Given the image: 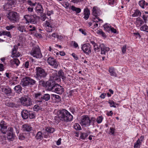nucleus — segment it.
<instances>
[{
	"label": "nucleus",
	"mask_w": 148,
	"mask_h": 148,
	"mask_svg": "<svg viewBox=\"0 0 148 148\" xmlns=\"http://www.w3.org/2000/svg\"><path fill=\"white\" fill-rule=\"evenodd\" d=\"M142 143L140 142L139 139L137 140L136 142L134 144V148H140Z\"/></svg>",
	"instance_id": "35"
},
{
	"label": "nucleus",
	"mask_w": 148,
	"mask_h": 148,
	"mask_svg": "<svg viewBox=\"0 0 148 148\" xmlns=\"http://www.w3.org/2000/svg\"><path fill=\"white\" fill-rule=\"evenodd\" d=\"M19 99L21 104L23 106H28L32 104L31 99L27 95H24Z\"/></svg>",
	"instance_id": "3"
},
{
	"label": "nucleus",
	"mask_w": 148,
	"mask_h": 148,
	"mask_svg": "<svg viewBox=\"0 0 148 148\" xmlns=\"http://www.w3.org/2000/svg\"><path fill=\"white\" fill-rule=\"evenodd\" d=\"M9 130L7 133V138L10 141H12L14 140L15 136L13 132V129L12 127L9 128Z\"/></svg>",
	"instance_id": "11"
},
{
	"label": "nucleus",
	"mask_w": 148,
	"mask_h": 148,
	"mask_svg": "<svg viewBox=\"0 0 148 148\" xmlns=\"http://www.w3.org/2000/svg\"><path fill=\"white\" fill-rule=\"evenodd\" d=\"M133 34L134 36L136 37V38L140 39L141 37L140 34L137 33H133Z\"/></svg>",
	"instance_id": "59"
},
{
	"label": "nucleus",
	"mask_w": 148,
	"mask_h": 148,
	"mask_svg": "<svg viewBox=\"0 0 148 148\" xmlns=\"http://www.w3.org/2000/svg\"><path fill=\"white\" fill-rule=\"evenodd\" d=\"M12 6L10 4H9L8 2L5 4L4 6V10H10L12 8Z\"/></svg>",
	"instance_id": "36"
},
{
	"label": "nucleus",
	"mask_w": 148,
	"mask_h": 148,
	"mask_svg": "<svg viewBox=\"0 0 148 148\" xmlns=\"http://www.w3.org/2000/svg\"><path fill=\"white\" fill-rule=\"evenodd\" d=\"M7 131V123L3 121H1L0 122V132L5 134Z\"/></svg>",
	"instance_id": "9"
},
{
	"label": "nucleus",
	"mask_w": 148,
	"mask_h": 148,
	"mask_svg": "<svg viewBox=\"0 0 148 148\" xmlns=\"http://www.w3.org/2000/svg\"><path fill=\"white\" fill-rule=\"evenodd\" d=\"M45 29L46 31L48 32H51L52 31V27H45Z\"/></svg>",
	"instance_id": "63"
},
{
	"label": "nucleus",
	"mask_w": 148,
	"mask_h": 148,
	"mask_svg": "<svg viewBox=\"0 0 148 148\" xmlns=\"http://www.w3.org/2000/svg\"><path fill=\"white\" fill-rule=\"evenodd\" d=\"M89 134L90 133L89 132L82 133L80 136V138L81 139L84 140L88 136Z\"/></svg>",
	"instance_id": "33"
},
{
	"label": "nucleus",
	"mask_w": 148,
	"mask_h": 148,
	"mask_svg": "<svg viewBox=\"0 0 148 148\" xmlns=\"http://www.w3.org/2000/svg\"><path fill=\"white\" fill-rule=\"evenodd\" d=\"M103 27L104 30L108 32H110L111 26L110 24L107 23L104 24L103 25Z\"/></svg>",
	"instance_id": "28"
},
{
	"label": "nucleus",
	"mask_w": 148,
	"mask_h": 148,
	"mask_svg": "<svg viewBox=\"0 0 148 148\" xmlns=\"http://www.w3.org/2000/svg\"><path fill=\"white\" fill-rule=\"evenodd\" d=\"M90 11L88 8H86L84 9V15H90Z\"/></svg>",
	"instance_id": "49"
},
{
	"label": "nucleus",
	"mask_w": 148,
	"mask_h": 148,
	"mask_svg": "<svg viewBox=\"0 0 148 148\" xmlns=\"http://www.w3.org/2000/svg\"><path fill=\"white\" fill-rule=\"evenodd\" d=\"M59 113L62 121L67 122L72 120L73 116L67 110L63 109L60 110Z\"/></svg>",
	"instance_id": "1"
},
{
	"label": "nucleus",
	"mask_w": 148,
	"mask_h": 148,
	"mask_svg": "<svg viewBox=\"0 0 148 148\" xmlns=\"http://www.w3.org/2000/svg\"><path fill=\"white\" fill-rule=\"evenodd\" d=\"M46 82L45 83V81L42 79L41 80H40L39 82L38 87H46Z\"/></svg>",
	"instance_id": "34"
},
{
	"label": "nucleus",
	"mask_w": 148,
	"mask_h": 148,
	"mask_svg": "<svg viewBox=\"0 0 148 148\" xmlns=\"http://www.w3.org/2000/svg\"><path fill=\"white\" fill-rule=\"evenodd\" d=\"M90 120L91 121L90 124L91 123L92 125H94L96 121V119L95 117H92L90 118Z\"/></svg>",
	"instance_id": "50"
},
{
	"label": "nucleus",
	"mask_w": 148,
	"mask_h": 148,
	"mask_svg": "<svg viewBox=\"0 0 148 148\" xmlns=\"http://www.w3.org/2000/svg\"><path fill=\"white\" fill-rule=\"evenodd\" d=\"M5 105L11 107H13L15 106V104L11 102H8L6 103H5Z\"/></svg>",
	"instance_id": "51"
},
{
	"label": "nucleus",
	"mask_w": 148,
	"mask_h": 148,
	"mask_svg": "<svg viewBox=\"0 0 148 148\" xmlns=\"http://www.w3.org/2000/svg\"><path fill=\"white\" fill-rule=\"evenodd\" d=\"M50 99V96L49 94H46L43 95L40 92L38 93V103H39V104L42 103L43 100L47 101Z\"/></svg>",
	"instance_id": "5"
},
{
	"label": "nucleus",
	"mask_w": 148,
	"mask_h": 148,
	"mask_svg": "<svg viewBox=\"0 0 148 148\" xmlns=\"http://www.w3.org/2000/svg\"><path fill=\"white\" fill-rule=\"evenodd\" d=\"M14 89L16 93L19 94L20 92H21L22 88L20 85H18L15 86Z\"/></svg>",
	"instance_id": "26"
},
{
	"label": "nucleus",
	"mask_w": 148,
	"mask_h": 148,
	"mask_svg": "<svg viewBox=\"0 0 148 148\" xmlns=\"http://www.w3.org/2000/svg\"><path fill=\"white\" fill-rule=\"evenodd\" d=\"M0 140L3 144H5L6 143V138L3 136H2L0 137Z\"/></svg>",
	"instance_id": "38"
},
{
	"label": "nucleus",
	"mask_w": 148,
	"mask_h": 148,
	"mask_svg": "<svg viewBox=\"0 0 148 148\" xmlns=\"http://www.w3.org/2000/svg\"><path fill=\"white\" fill-rule=\"evenodd\" d=\"M97 7L95 6L93 8L92 14L95 17L98 16L99 13L97 10Z\"/></svg>",
	"instance_id": "27"
},
{
	"label": "nucleus",
	"mask_w": 148,
	"mask_h": 148,
	"mask_svg": "<svg viewBox=\"0 0 148 148\" xmlns=\"http://www.w3.org/2000/svg\"><path fill=\"white\" fill-rule=\"evenodd\" d=\"M42 57L40 50L39 47L38 46V58H41Z\"/></svg>",
	"instance_id": "44"
},
{
	"label": "nucleus",
	"mask_w": 148,
	"mask_h": 148,
	"mask_svg": "<svg viewBox=\"0 0 148 148\" xmlns=\"http://www.w3.org/2000/svg\"><path fill=\"white\" fill-rule=\"evenodd\" d=\"M18 47L17 45H14L12 50V53L11 56L12 58L17 57H19L21 55L20 53L17 51Z\"/></svg>",
	"instance_id": "14"
},
{
	"label": "nucleus",
	"mask_w": 148,
	"mask_h": 148,
	"mask_svg": "<svg viewBox=\"0 0 148 148\" xmlns=\"http://www.w3.org/2000/svg\"><path fill=\"white\" fill-rule=\"evenodd\" d=\"M17 28L21 32H23V31L26 32L25 26L22 23L17 25Z\"/></svg>",
	"instance_id": "20"
},
{
	"label": "nucleus",
	"mask_w": 148,
	"mask_h": 148,
	"mask_svg": "<svg viewBox=\"0 0 148 148\" xmlns=\"http://www.w3.org/2000/svg\"><path fill=\"white\" fill-rule=\"evenodd\" d=\"M97 33L98 34L101 35L103 38L106 37V34L101 30H98L97 32Z\"/></svg>",
	"instance_id": "41"
},
{
	"label": "nucleus",
	"mask_w": 148,
	"mask_h": 148,
	"mask_svg": "<svg viewBox=\"0 0 148 148\" xmlns=\"http://www.w3.org/2000/svg\"><path fill=\"white\" fill-rule=\"evenodd\" d=\"M58 74L60 77L62 78L63 81L65 80L66 77L62 70H60L58 71Z\"/></svg>",
	"instance_id": "30"
},
{
	"label": "nucleus",
	"mask_w": 148,
	"mask_h": 148,
	"mask_svg": "<svg viewBox=\"0 0 148 148\" xmlns=\"http://www.w3.org/2000/svg\"><path fill=\"white\" fill-rule=\"evenodd\" d=\"M37 48L36 47H34L32 49L30 52V54L31 55L34 57L37 58Z\"/></svg>",
	"instance_id": "25"
},
{
	"label": "nucleus",
	"mask_w": 148,
	"mask_h": 148,
	"mask_svg": "<svg viewBox=\"0 0 148 148\" xmlns=\"http://www.w3.org/2000/svg\"><path fill=\"white\" fill-rule=\"evenodd\" d=\"M57 84L55 82L52 80H49L46 82V88H48L49 90L53 91L54 87L56 86Z\"/></svg>",
	"instance_id": "10"
},
{
	"label": "nucleus",
	"mask_w": 148,
	"mask_h": 148,
	"mask_svg": "<svg viewBox=\"0 0 148 148\" xmlns=\"http://www.w3.org/2000/svg\"><path fill=\"white\" fill-rule=\"evenodd\" d=\"M100 47L101 49V54L105 55L106 53L110 50V48L105 46L103 44H100Z\"/></svg>",
	"instance_id": "15"
},
{
	"label": "nucleus",
	"mask_w": 148,
	"mask_h": 148,
	"mask_svg": "<svg viewBox=\"0 0 148 148\" xmlns=\"http://www.w3.org/2000/svg\"><path fill=\"white\" fill-rule=\"evenodd\" d=\"M45 22V27H52L51 24L48 21H46Z\"/></svg>",
	"instance_id": "61"
},
{
	"label": "nucleus",
	"mask_w": 148,
	"mask_h": 148,
	"mask_svg": "<svg viewBox=\"0 0 148 148\" xmlns=\"http://www.w3.org/2000/svg\"><path fill=\"white\" fill-rule=\"evenodd\" d=\"M7 16L10 21L14 23L18 22L20 19L19 14L16 12H10L7 14Z\"/></svg>",
	"instance_id": "2"
},
{
	"label": "nucleus",
	"mask_w": 148,
	"mask_h": 148,
	"mask_svg": "<svg viewBox=\"0 0 148 148\" xmlns=\"http://www.w3.org/2000/svg\"><path fill=\"white\" fill-rule=\"evenodd\" d=\"M103 119V117L102 116H99L96 119V122L98 124L102 122Z\"/></svg>",
	"instance_id": "40"
},
{
	"label": "nucleus",
	"mask_w": 148,
	"mask_h": 148,
	"mask_svg": "<svg viewBox=\"0 0 148 148\" xmlns=\"http://www.w3.org/2000/svg\"><path fill=\"white\" fill-rule=\"evenodd\" d=\"M47 75V73L44 69L41 67H38V79L45 78Z\"/></svg>",
	"instance_id": "7"
},
{
	"label": "nucleus",
	"mask_w": 148,
	"mask_h": 148,
	"mask_svg": "<svg viewBox=\"0 0 148 148\" xmlns=\"http://www.w3.org/2000/svg\"><path fill=\"white\" fill-rule=\"evenodd\" d=\"M38 12H39L40 13H42L43 11V9L41 5L39 3H38Z\"/></svg>",
	"instance_id": "37"
},
{
	"label": "nucleus",
	"mask_w": 148,
	"mask_h": 148,
	"mask_svg": "<svg viewBox=\"0 0 148 148\" xmlns=\"http://www.w3.org/2000/svg\"><path fill=\"white\" fill-rule=\"evenodd\" d=\"M53 97L55 98L57 102H59L61 100L60 97L58 95L52 94Z\"/></svg>",
	"instance_id": "43"
},
{
	"label": "nucleus",
	"mask_w": 148,
	"mask_h": 148,
	"mask_svg": "<svg viewBox=\"0 0 148 148\" xmlns=\"http://www.w3.org/2000/svg\"><path fill=\"white\" fill-rule=\"evenodd\" d=\"M43 138L42 133L41 132H38V140L40 139V140L42 139Z\"/></svg>",
	"instance_id": "55"
},
{
	"label": "nucleus",
	"mask_w": 148,
	"mask_h": 148,
	"mask_svg": "<svg viewBox=\"0 0 148 148\" xmlns=\"http://www.w3.org/2000/svg\"><path fill=\"white\" fill-rule=\"evenodd\" d=\"M139 6L142 8L145 9L148 6V3L144 0L140 1L138 3Z\"/></svg>",
	"instance_id": "21"
},
{
	"label": "nucleus",
	"mask_w": 148,
	"mask_h": 148,
	"mask_svg": "<svg viewBox=\"0 0 148 148\" xmlns=\"http://www.w3.org/2000/svg\"><path fill=\"white\" fill-rule=\"evenodd\" d=\"M48 64L52 66L55 69H57L59 64V62L54 58L52 57H49L47 60Z\"/></svg>",
	"instance_id": "8"
},
{
	"label": "nucleus",
	"mask_w": 148,
	"mask_h": 148,
	"mask_svg": "<svg viewBox=\"0 0 148 148\" xmlns=\"http://www.w3.org/2000/svg\"><path fill=\"white\" fill-rule=\"evenodd\" d=\"M24 17L26 21L27 22L26 23H29L30 20V17L29 16V15H25L24 16Z\"/></svg>",
	"instance_id": "52"
},
{
	"label": "nucleus",
	"mask_w": 148,
	"mask_h": 148,
	"mask_svg": "<svg viewBox=\"0 0 148 148\" xmlns=\"http://www.w3.org/2000/svg\"><path fill=\"white\" fill-rule=\"evenodd\" d=\"M141 14V12L138 10H135L134 13L132 15V17H138L140 16Z\"/></svg>",
	"instance_id": "32"
},
{
	"label": "nucleus",
	"mask_w": 148,
	"mask_h": 148,
	"mask_svg": "<svg viewBox=\"0 0 148 148\" xmlns=\"http://www.w3.org/2000/svg\"><path fill=\"white\" fill-rule=\"evenodd\" d=\"M38 19L40 18L42 21H44L46 19V16L43 13L41 14L40 17L38 16Z\"/></svg>",
	"instance_id": "54"
},
{
	"label": "nucleus",
	"mask_w": 148,
	"mask_h": 148,
	"mask_svg": "<svg viewBox=\"0 0 148 148\" xmlns=\"http://www.w3.org/2000/svg\"><path fill=\"white\" fill-rule=\"evenodd\" d=\"M19 139L21 140H23L25 138L24 134H20L18 136Z\"/></svg>",
	"instance_id": "62"
},
{
	"label": "nucleus",
	"mask_w": 148,
	"mask_h": 148,
	"mask_svg": "<svg viewBox=\"0 0 148 148\" xmlns=\"http://www.w3.org/2000/svg\"><path fill=\"white\" fill-rule=\"evenodd\" d=\"M64 89L62 87L57 84L54 87L53 91L54 92L59 94H61L64 91Z\"/></svg>",
	"instance_id": "13"
},
{
	"label": "nucleus",
	"mask_w": 148,
	"mask_h": 148,
	"mask_svg": "<svg viewBox=\"0 0 148 148\" xmlns=\"http://www.w3.org/2000/svg\"><path fill=\"white\" fill-rule=\"evenodd\" d=\"M81 48L83 51L86 54H88L91 52V46L89 44H84Z\"/></svg>",
	"instance_id": "12"
},
{
	"label": "nucleus",
	"mask_w": 148,
	"mask_h": 148,
	"mask_svg": "<svg viewBox=\"0 0 148 148\" xmlns=\"http://www.w3.org/2000/svg\"><path fill=\"white\" fill-rule=\"evenodd\" d=\"M10 63L11 66L13 68L15 67V65L16 67L18 66L20 63V62L18 59H14L10 61Z\"/></svg>",
	"instance_id": "16"
},
{
	"label": "nucleus",
	"mask_w": 148,
	"mask_h": 148,
	"mask_svg": "<svg viewBox=\"0 0 148 148\" xmlns=\"http://www.w3.org/2000/svg\"><path fill=\"white\" fill-rule=\"evenodd\" d=\"M23 129L24 131L29 132L32 130V128L29 125L26 124L23 125Z\"/></svg>",
	"instance_id": "22"
},
{
	"label": "nucleus",
	"mask_w": 148,
	"mask_h": 148,
	"mask_svg": "<svg viewBox=\"0 0 148 148\" xmlns=\"http://www.w3.org/2000/svg\"><path fill=\"white\" fill-rule=\"evenodd\" d=\"M1 90L2 92L4 94H5L8 96L10 95L12 92L11 88L9 87L2 88H1Z\"/></svg>",
	"instance_id": "17"
},
{
	"label": "nucleus",
	"mask_w": 148,
	"mask_h": 148,
	"mask_svg": "<svg viewBox=\"0 0 148 148\" xmlns=\"http://www.w3.org/2000/svg\"><path fill=\"white\" fill-rule=\"evenodd\" d=\"M29 118L30 119L34 118L35 117V114L33 112L30 111H29Z\"/></svg>",
	"instance_id": "53"
},
{
	"label": "nucleus",
	"mask_w": 148,
	"mask_h": 148,
	"mask_svg": "<svg viewBox=\"0 0 148 148\" xmlns=\"http://www.w3.org/2000/svg\"><path fill=\"white\" fill-rule=\"evenodd\" d=\"M54 120L56 123H59L61 120V118L60 116V113L58 115L56 116L54 118Z\"/></svg>",
	"instance_id": "42"
},
{
	"label": "nucleus",
	"mask_w": 148,
	"mask_h": 148,
	"mask_svg": "<svg viewBox=\"0 0 148 148\" xmlns=\"http://www.w3.org/2000/svg\"><path fill=\"white\" fill-rule=\"evenodd\" d=\"M29 112L26 110H23L21 112V116L24 119H26L28 118L29 116Z\"/></svg>",
	"instance_id": "19"
},
{
	"label": "nucleus",
	"mask_w": 148,
	"mask_h": 148,
	"mask_svg": "<svg viewBox=\"0 0 148 148\" xmlns=\"http://www.w3.org/2000/svg\"><path fill=\"white\" fill-rule=\"evenodd\" d=\"M30 22L33 24L36 23V18H35L34 16L30 17Z\"/></svg>",
	"instance_id": "48"
},
{
	"label": "nucleus",
	"mask_w": 148,
	"mask_h": 148,
	"mask_svg": "<svg viewBox=\"0 0 148 148\" xmlns=\"http://www.w3.org/2000/svg\"><path fill=\"white\" fill-rule=\"evenodd\" d=\"M144 22L143 20L140 18L138 17L136 18V23L137 26L138 27L140 26L144 23Z\"/></svg>",
	"instance_id": "23"
},
{
	"label": "nucleus",
	"mask_w": 148,
	"mask_h": 148,
	"mask_svg": "<svg viewBox=\"0 0 148 148\" xmlns=\"http://www.w3.org/2000/svg\"><path fill=\"white\" fill-rule=\"evenodd\" d=\"M45 130L46 132L45 133V135L44 137L45 138H47L48 134L52 133L55 131L54 129L53 128L47 127L46 128Z\"/></svg>",
	"instance_id": "18"
},
{
	"label": "nucleus",
	"mask_w": 148,
	"mask_h": 148,
	"mask_svg": "<svg viewBox=\"0 0 148 148\" xmlns=\"http://www.w3.org/2000/svg\"><path fill=\"white\" fill-rule=\"evenodd\" d=\"M93 47L94 49L95 52H97L100 51V45L98 46V45L96 44Z\"/></svg>",
	"instance_id": "47"
},
{
	"label": "nucleus",
	"mask_w": 148,
	"mask_h": 148,
	"mask_svg": "<svg viewBox=\"0 0 148 148\" xmlns=\"http://www.w3.org/2000/svg\"><path fill=\"white\" fill-rule=\"evenodd\" d=\"M2 35H6L10 38H11L12 37L10 32L6 31L0 32V36H1Z\"/></svg>",
	"instance_id": "24"
},
{
	"label": "nucleus",
	"mask_w": 148,
	"mask_h": 148,
	"mask_svg": "<svg viewBox=\"0 0 148 148\" xmlns=\"http://www.w3.org/2000/svg\"><path fill=\"white\" fill-rule=\"evenodd\" d=\"M93 19L92 20L93 22L95 23H97L99 21H101V23L103 22L102 20L100 19L98 16H97L96 17H93Z\"/></svg>",
	"instance_id": "45"
},
{
	"label": "nucleus",
	"mask_w": 148,
	"mask_h": 148,
	"mask_svg": "<svg viewBox=\"0 0 148 148\" xmlns=\"http://www.w3.org/2000/svg\"><path fill=\"white\" fill-rule=\"evenodd\" d=\"M126 45H125L121 48V51L123 54H125L126 53Z\"/></svg>",
	"instance_id": "58"
},
{
	"label": "nucleus",
	"mask_w": 148,
	"mask_h": 148,
	"mask_svg": "<svg viewBox=\"0 0 148 148\" xmlns=\"http://www.w3.org/2000/svg\"><path fill=\"white\" fill-rule=\"evenodd\" d=\"M140 29L141 31H145L148 32V26L146 25H144L141 26Z\"/></svg>",
	"instance_id": "39"
},
{
	"label": "nucleus",
	"mask_w": 148,
	"mask_h": 148,
	"mask_svg": "<svg viewBox=\"0 0 148 148\" xmlns=\"http://www.w3.org/2000/svg\"><path fill=\"white\" fill-rule=\"evenodd\" d=\"M8 3L12 6L13 5L16 4V0H10Z\"/></svg>",
	"instance_id": "60"
},
{
	"label": "nucleus",
	"mask_w": 148,
	"mask_h": 148,
	"mask_svg": "<svg viewBox=\"0 0 148 148\" xmlns=\"http://www.w3.org/2000/svg\"><path fill=\"white\" fill-rule=\"evenodd\" d=\"M73 126H74V129L76 130H80L81 129V128L80 126L78 123H75L74 125Z\"/></svg>",
	"instance_id": "46"
},
{
	"label": "nucleus",
	"mask_w": 148,
	"mask_h": 148,
	"mask_svg": "<svg viewBox=\"0 0 148 148\" xmlns=\"http://www.w3.org/2000/svg\"><path fill=\"white\" fill-rule=\"evenodd\" d=\"M90 118L87 115L82 116L81 119L80 124L82 126L88 127L90 125Z\"/></svg>",
	"instance_id": "4"
},
{
	"label": "nucleus",
	"mask_w": 148,
	"mask_h": 148,
	"mask_svg": "<svg viewBox=\"0 0 148 148\" xmlns=\"http://www.w3.org/2000/svg\"><path fill=\"white\" fill-rule=\"evenodd\" d=\"M27 3L32 6L35 5L36 2L34 3L32 2L31 0H28L27 1Z\"/></svg>",
	"instance_id": "57"
},
{
	"label": "nucleus",
	"mask_w": 148,
	"mask_h": 148,
	"mask_svg": "<svg viewBox=\"0 0 148 148\" xmlns=\"http://www.w3.org/2000/svg\"><path fill=\"white\" fill-rule=\"evenodd\" d=\"M22 82V85L23 86H26L29 85L34 84L35 83V80L30 78L29 77H25L23 79Z\"/></svg>",
	"instance_id": "6"
},
{
	"label": "nucleus",
	"mask_w": 148,
	"mask_h": 148,
	"mask_svg": "<svg viewBox=\"0 0 148 148\" xmlns=\"http://www.w3.org/2000/svg\"><path fill=\"white\" fill-rule=\"evenodd\" d=\"M115 129L113 128L110 127V132L111 133V134L112 135H114Z\"/></svg>",
	"instance_id": "64"
},
{
	"label": "nucleus",
	"mask_w": 148,
	"mask_h": 148,
	"mask_svg": "<svg viewBox=\"0 0 148 148\" xmlns=\"http://www.w3.org/2000/svg\"><path fill=\"white\" fill-rule=\"evenodd\" d=\"M108 103H109L110 106L111 107H112L116 108V106L115 105V103L112 100H109Z\"/></svg>",
	"instance_id": "56"
},
{
	"label": "nucleus",
	"mask_w": 148,
	"mask_h": 148,
	"mask_svg": "<svg viewBox=\"0 0 148 148\" xmlns=\"http://www.w3.org/2000/svg\"><path fill=\"white\" fill-rule=\"evenodd\" d=\"M109 71L111 76L117 77V74L115 72L114 69L113 67L110 68Z\"/></svg>",
	"instance_id": "29"
},
{
	"label": "nucleus",
	"mask_w": 148,
	"mask_h": 148,
	"mask_svg": "<svg viewBox=\"0 0 148 148\" xmlns=\"http://www.w3.org/2000/svg\"><path fill=\"white\" fill-rule=\"evenodd\" d=\"M71 9L73 11H75L77 14L81 12L80 8H76L73 5L71 7Z\"/></svg>",
	"instance_id": "31"
}]
</instances>
